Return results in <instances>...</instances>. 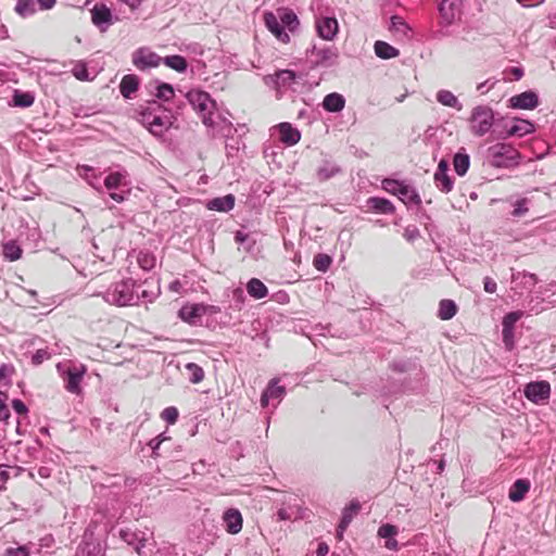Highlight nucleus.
I'll return each instance as SVG.
<instances>
[{"mask_svg": "<svg viewBox=\"0 0 556 556\" xmlns=\"http://www.w3.org/2000/svg\"><path fill=\"white\" fill-rule=\"evenodd\" d=\"M435 98L437 101L444 106L453 108L457 111L463 110V104L458 101L457 97L450 90H439L437 92Z\"/></svg>", "mask_w": 556, "mask_h": 556, "instance_id": "33", "label": "nucleus"}, {"mask_svg": "<svg viewBox=\"0 0 556 556\" xmlns=\"http://www.w3.org/2000/svg\"><path fill=\"white\" fill-rule=\"evenodd\" d=\"M264 22L267 29L281 42L290 41V36L286 31V27L279 22L278 16L273 12L264 14Z\"/></svg>", "mask_w": 556, "mask_h": 556, "instance_id": "13", "label": "nucleus"}, {"mask_svg": "<svg viewBox=\"0 0 556 556\" xmlns=\"http://www.w3.org/2000/svg\"><path fill=\"white\" fill-rule=\"evenodd\" d=\"M520 153L510 144L496 143L488 149V162L496 168H508L519 164Z\"/></svg>", "mask_w": 556, "mask_h": 556, "instance_id": "4", "label": "nucleus"}, {"mask_svg": "<svg viewBox=\"0 0 556 556\" xmlns=\"http://www.w3.org/2000/svg\"><path fill=\"white\" fill-rule=\"evenodd\" d=\"M75 556H103L99 546L85 543L84 545H79Z\"/></svg>", "mask_w": 556, "mask_h": 556, "instance_id": "48", "label": "nucleus"}, {"mask_svg": "<svg viewBox=\"0 0 556 556\" xmlns=\"http://www.w3.org/2000/svg\"><path fill=\"white\" fill-rule=\"evenodd\" d=\"M3 255L11 262L17 261L22 256V249L15 241H8L3 244Z\"/></svg>", "mask_w": 556, "mask_h": 556, "instance_id": "42", "label": "nucleus"}, {"mask_svg": "<svg viewBox=\"0 0 556 556\" xmlns=\"http://www.w3.org/2000/svg\"><path fill=\"white\" fill-rule=\"evenodd\" d=\"M454 169L457 175L464 176L470 165V157L467 153L457 152L453 159Z\"/></svg>", "mask_w": 556, "mask_h": 556, "instance_id": "39", "label": "nucleus"}, {"mask_svg": "<svg viewBox=\"0 0 556 556\" xmlns=\"http://www.w3.org/2000/svg\"><path fill=\"white\" fill-rule=\"evenodd\" d=\"M186 98L193 110L200 115L202 123L206 127L214 129L217 126V122L214 118L216 102L210 94L205 91L193 89L186 93Z\"/></svg>", "mask_w": 556, "mask_h": 556, "instance_id": "3", "label": "nucleus"}, {"mask_svg": "<svg viewBox=\"0 0 556 556\" xmlns=\"http://www.w3.org/2000/svg\"><path fill=\"white\" fill-rule=\"evenodd\" d=\"M471 132L478 137L484 136L490 131L494 124V112L488 105H477L471 111L470 116Z\"/></svg>", "mask_w": 556, "mask_h": 556, "instance_id": "5", "label": "nucleus"}, {"mask_svg": "<svg viewBox=\"0 0 556 556\" xmlns=\"http://www.w3.org/2000/svg\"><path fill=\"white\" fill-rule=\"evenodd\" d=\"M138 87L139 78L134 74H127L121 80L119 91L124 98L131 99Z\"/></svg>", "mask_w": 556, "mask_h": 556, "instance_id": "30", "label": "nucleus"}, {"mask_svg": "<svg viewBox=\"0 0 556 556\" xmlns=\"http://www.w3.org/2000/svg\"><path fill=\"white\" fill-rule=\"evenodd\" d=\"M523 394L530 402L542 404L551 396V384L545 380L529 382L525 386Z\"/></svg>", "mask_w": 556, "mask_h": 556, "instance_id": "7", "label": "nucleus"}, {"mask_svg": "<svg viewBox=\"0 0 556 556\" xmlns=\"http://www.w3.org/2000/svg\"><path fill=\"white\" fill-rule=\"evenodd\" d=\"M85 372L86 368L84 365L68 366L67 369L63 372L65 389L73 394H79L81 391L80 382Z\"/></svg>", "mask_w": 556, "mask_h": 556, "instance_id": "9", "label": "nucleus"}, {"mask_svg": "<svg viewBox=\"0 0 556 556\" xmlns=\"http://www.w3.org/2000/svg\"><path fill=\"white\" fill-rule=\"evenodd\" d=\"M502 336H503V342L505 344V348L507 350L511 351L515 346L514 328L503 327Z\"/></svg>", "mask_w": 556, "mask_h": 556, "instance_id": "55", "label": "nucleus"}, {"mask_svg": "<svg viewBox=\"0 0 556 556\" xmlns=\"http://www.w3.org/2000/svg\"><path fill=\"white\" fill-rule=\"evenodd\" d=\"M12 407L18 415H26L28 413V408L25 403L18 399H14L12 401Z\"/></svg>", "mask_w": 556, "mask_h": 556, "instance_id": "64", "label": "nucleus"}, {"mask_svg": "<svg viewBox=\"0 0 556 556\" xmlns=\"http://www.w3.org/2000/svg\"><path fill=\"white\" fill-rule=\"evenodd\" d=\"M391 28L395 30H405L408 29V26L402 17L394 15L391 17Z\"/></svg>", "mask_w": 556, "mask_h": 556, "instance_id": "63", "label": "nucleus"}, {"mask_svg": "<svg viewBox=\"0 0 556 556\" xmlns=\"http://www.w3.org/2000/svg\"><path fill=\"white\" fill-rule=\"evenodd\" d=\"M397 198L406 205L412 203L419 205L421 203V199L416 189L406 184H404L399 191Z\"/></svg>", "mask_w": 556, "mask_h": 556, "instance_id": "35", "label": "nucleus"}, {"mask_svg": "<svg viewBox=\"0 0 556 556\" xmlns=\"http://www.w3.org/2000/svg\"><path fill=\"white\" fill-rule=\"evenodd\" d=\"M296 78L298 75L295 72L291 70H281L275 75L267 76L265 79L267 84L270 81L277 89H281L292 87V85L295 84Z\"/></svg>", "mask_w": 556, "mask_h": 556, "instance_id": "18", "label": "nucleus"}, {"mask_svg": "<svg viewBox=\"0 0 556 556\" xmlns=\"http://www.w3.org/2000/svg\"><path fill=\"white\" fill-rule=\"evenodd\" d=\"M530 490V482L526 479H518L509 489L508 497L511 502L517 503L525 498Z\"/></svg>", "mask_w": 556, "mask_h": 556, "instance_id": "31", "label": "nucleus"}, {"mask_svg": "<svg viewBox=\"0 0 556 556\" xmlns=\"http://www.w3.org/2000/svg\"><path fill=\"white\" fill-rule=\"evenodd\" d=\"M35 101V97L31 92H23L21 90H15L13 94V103L18 108H28L33 105Z\"/></svg>", "mask_w": 556, "mask_h": 556, "instance_id": "43", "label": "nucleus"}, {"mask_svg": "<svg viewBox=\"0 0 556 556\" xmlns=\"http://www.w3.org/2000/svg\"><path fill=\"white\" fill-rule=\"evenodd\" d=\"M15 12L22 17H28L36 12L35 0H17Z\"/></svg>", "mask_w": 556, "mask_h": 556, "instance_id": "41", "label": "nucleus"}, {"mask_svg": "<svg viewBox=\"0 0 556 556\" xmlns=\"http://www.w3.org/2000/svg\"><path fill=\"white\" fill-rule=\"evenodd\" d=\"M119 538L129 546H131L138 555H142L146 546L147 538L142 531H132L129 528L119 530Z\"/></svg>", "mask_w": 556, "mask_h": 556, "instance_id": "11", "label": "nucleus"}, {"mask_svg": "<svg viewBox=\"0 0 556 556\" xmlns=\"http://www.w3.org/2000/svg\"><path fill=\"white\" fill-rule=\"evenodd\" d=\"M279 22L288 28L289 31L293 33L298 29L300 25V21L296 14L288 8H281L277 10V14Z\"/></svg>", "mask_w": 556, "mask_h": 556, "instance_id": "26", "label": "nucleus"}, {"mask_svg": "<svg viewBox=\"0 0 556 556\" xmlns=\"http://www.w3.org/2000/svg\"><path fill=\"white\" fill-rule=\"evenodd\" d=\"M178 409L174 406H168L161 413V417L169 425H174L178 419Z\"/></svg>", "mask_w": 556, "mask_h": 556, "instance_id": "54", "label": "nucleus"}, {"mask_svg": "<svg viewBox=\"0 0 556 556\" xmlns=\"http://www.w3.org/2000/svg\"><path fill=\"white\" fill-rule=\"evenodd\" d=\"M534 131V125L527 119L516 118L514 125H511L507 130L505 136L502 138L506 139L513 136L522 137L525 135L531 134Z\"/></svg>", "mask_w": 556, "mask_h": 556, "instance_id": "25", "label": "nucleus"}, {"mask_svg": "<svg viewBox=\"0 0 556 556\" xmlns=\"http://www.w3.org/2000/svg\"><path fill=\"white\" fill-rule=\"evenodd\" d=\"M286 394V388L278 386V379H271L263 391L261 396L262 407H266L269 404V400H277L280 402Z\"/></svg>", "mask_w": 556, "mask_h": 556, "instance_id": "19", "label": "nucleus"}, {"mask_svg": "<svg viewBox=\"0 0 556 556\" xmlns=\"http://www.w3.org/2000/svg\"><path fill=\"white\" fill-rule=\"evenodd\" d=\"M513 290L519 291L531 290L536 283V277L534 274L518 271L511 275Z\"/></svg>", "mask_w": 556, "mask_h": 556, "instance_id": "20", "label": "nucleus"}, {"mask_svg": "<svg viewBox=\"0 0 556 556\" xmlns=\"http://www.w3.org/2000/svg\"><path fill=\"white\" fill-rule=\"evenodd\" d=\"M161 63H164L166 66L175 70L178 73H185L188 68L187 60L178 54L162 58Z\"/></svg>", "mask_w": 556, "mask_h": 556, "instance_id": "37", "label": "nucleus"}, {"mask_svg": "<svg viewBox=\"0 0 556 556\" xmlns=\"http://www.w3.org/2000/svg\"><path fill=\"white\" fill-rule=\"evenodd\" d=\"M7 556H29V551L26 546L10 547L5 552Z\"/></svg>", "mask_w": 556, "mask_h": 556, "instance_id": "62", "label": "nucleus"}, {"mask_svg": "<svg viewBox=\"0 0 556 556\" xmlns=\"http://www.w3.org/2000/svg\"><path fill=\"white\" fill-rule=\"evenodd\" d=\"M374 48L376 55L383 60H390L400 54V51L396 48L386 41H376Z\"/></svg>", "mask_w": 556, "mask_h": 556, "instance_id": "34", "label": "nucleus"}, {"mask_svg": "<svg viewBox=\"0 0 556 556\" xmlns=\"http://www.w3.org/2000/svg\"><path fill=\"white\" fill-rule=\"evenodd\" d=\"M359 509L361 505L358 502H351V504L343 509L342 517L338 527L339 536L342 535Z\"/></svg>", "mask_w": 556, "mask_h": 556, "instance_id": "32", "label": "nucleus"}, {"mask_svg": "<svg viewBox=\"0 0 556 556\" xmlns=\"http://www.w3.org/2000/svg\"><path fill=\"white\" fill-rule=\"evenodd\" d=\"M397 533V528L393 525H382L379 530H378V534L380 538H383V539H391L393 538L394 535H396Z\"/></svg>", "mask_w": 556, "mask_h": 556, "instance_id": "58", "label": "nucleus"}, {"mask_svg": "<svg viewBox=\"0 0 556 556\" xmlns=\"http://www.w3.org/2000/svg\"><path fill=\"white\" fill-rule=\"evenodd\" d=\"M223 523L230 534H237L242 529V515L237 508H228L223 514Z\"/></svg>", "mask_w": 556, "mask_h": 556, "instance_id": "16", "label": "nucleus"}, {"mask_svg": "<svg viewBox=\"0 0 556 556\" xmlns=\"http://www.w3.org/2000/svg\"><path fill=\"white\" fill-rule=\"evenodd\" d=\"M8 394L0 391V420H7L10 417V410L7 405Z\"/></svg>", "mask_w": 556, "mask_h": 556, "instance_id": "60", "label": "nucleus"}, {"mask_svg": "<svg viewBox=\"0 0 556 556\" xmlns=\"http://www.w3.org/2000/svg\"><path fill=\"white\" fill-rule=\"evenodd\" d=\"M155 97L162 101H169L174 97V88L167 83H160L156 87Z\"/></svg>", "mask_w": 556, "mask_h": 556, "instance_id": "47", "label": "nucleus"}, {"mask_svg": "<svg viewBox=\"0 0 556 556\" xmlns=\"http://www.w3.org/2000/svg\"><path fill=\"white\" fill-rule=\"evenodd\" d=\"M463 0H440L438 11L440 15V24L450 26L459 21L463 15Z\"/></svg>", "mask_w": 556, "mask_h": 556, "instance_id": "6", "label": "nucleus"}, {"mask_svg": "<svg viewBox=\"0 0 556 556\" xmlns=\"http://www.w3.org/2000/svg\"><path fill=\"white\" fill-rule=\"evenodd\" d=\"M538 105L539 97L532 90L521 92L509 99V106L513 109L533 110Z\"/></svg>", "mask_w": 556, "mask_h": 556, "instance_id": "12", "label": "nucleus"}, {"mask_svg": "<svg viewBox=\"0 0 556 556\" xmlns=\"http://www.w3.org/2000/svg\"><path fill=\"white\" fill-rule=\"evenodd\" d=\"M433 178L440 191L444 193H448L450 191H452L454 181L452 177L447 175V173H434Z\"/></svg>", "mask_w": 556, "mask_h": 556, "instance_id": "40", "label": "nucleus"}, {"mask_svg": "<svg viewBox=\"0 0 556 556\" xmlns=\"http://www.w3.org/2000/svg\"><path fill=\"white\" fill-rule=\"evenodd\" d=\"M279 139L287 146H294L301 139V132L289 123H281L278 126Z\"/></svg>", "mask_w": 556, "mask_h": 556, "instance_id": "22", "label": "nucleus"}, {"mask_svg": "<svg viewBox=\"0 0 556 556\" xmlns=\"http://www.w3.org/2000/svg\"><path fill=\"white\" fill-rule=\"evenodd\" d=\"M529 203L530 200L527 198L518 199L513 205L514 210L511 211L513 217H522L529 212Z\"/></svg>", "mask_w": 556, "mask_h": 556, "instance_id": "49", "label": "nucleus"}, {"mask_svg": "<svg viewBox=\"0 0 556 556\" xmlns=\"http://www.w3.org/2000/svg\"><path fill=\"white\" fill-rule=\"evenodd\" d=\"M235 201L236 199L233 194H227L225 197H218L207 201L206 207L211 211L227 213L233 208Z\"/></svg>", "mask_w": 556, "mask_h": 556, "instance_id": "24", "label": "nucleus"}, {"mask_svg": "<svg viewBox=\"0 0 556 556\" xmlns=\"http://www.w3.org/2000/svg\"><path fill=\"white\" fill-rule=\"evenodd\" d=\"M186 98L193 110L200 115L202 123L206 127L214 129L217 126V122L214 118L216 102L210 94L205 91L193 89L186 93Z\"/></svg>", "mask_w": 556, "mask_h": 556, "instance_id": "2", "label": "nucleus"}, {"mask_svg": "<svg viewBox=\"0 0 556 556\" xmlns=\"http://www.w3.org/2000/svg\"><path fill=\"white\" fill-rule=\"evenodd\" d=\"M332 263L331 256L325 253H318L314 256L313 265L314 267L321 273H326Z\"/></svg>", "mask_w": 556, "mask_h": 556, "instance_id": "45", "label": "nucleus"}, {"mask_svg": "<svg viewBox=\"0 0 556 556\" xmlns=\"http://www.w3.org/2000/svg\"><path fill=\"white\" fill-rule=\"evenodd\" d=\"M403 236L407 241L413 242L420 236V232L416 226H407L404 229Z\"/></svg>", "mask_w": 556, "mask_h": 556, "instance_id": "61", "label": "nucleus"}, {"mask_svg": "<svg viewBox=\"0 0 556 556\" xmlns=\"http://www.w3.org/2000/svg\"><path fill=\"white\" fill-rule=\"evenodd\" d=\"M345 99L338 92H331L324 98L323 108L331 113L341 112L344 109Z\"/></svg>", "mask_w": 556, "mask_h": 556, "instance_id": "29", "label": "nucleus"}, {"mask_svg": "<svg viewBox=\"0 0 556 556\" xmlns=\"http://www.w3.org/2000/svg\"><path fill=\"white\" fill-rule=\"evenodd\" d=\"M131 61L139 71H146L159 66L162 62V58L148 48H139L134 51Z\"/></svg>", "mask_w": 556, "mask_h": 556, "instance_id": "8", "label": "nucleus"}, {"mask_svg": "<svg viewBox=\"0 0 556 556\" xmlns=\"http://www.w3.org/2000/svg\"><path fill=\"white\" fill-rule=\"evenodd\" d=\"M186 369L189 372L190 382L199 383L203 380L204 371H203L202 367H200L199 365H197L194 363H188L186 365Z\"/></svg>", "mask_w": 556, "mask_h": 556, "instance_id": "46", "label": "nucleus"}, {"mask_svg": "<svg viewBox=\"0 0 556 556\" xmlns=\"http://www.w3.org/2000/svg\"><path fill=\"white\" fill-rule=\"evenodd\" d=\"M404 182L395 179H384L382 181L383 189L391 194L399 195V191L403 187Z\"/></svg>", "mask_w": 556, "mask_h": 556, "instance_id": "52", "label": "nucleus"}, {"mask_svg": "<svg viewBox=\"0 0 556 556\" xmlns=\"http://www.w3.org/2000/svg\"><path fill=\"white\" fill-rule=\"evenodd\" d=\"M142 283H137L131 278L123 279L111 285L106 291L99 293L102 299L119 307L138 305L140 301L152 302L160 294V290L142 289Z\"/></svg>", "mask_w": 556, "mask_h": 556, "instance_id": "1", "label": "nucleus"}, {"mask_svg": "<svg viewBox=\"0 0 556 556\" xmlns=\"http://www.w3.org/2000/svg\"><path fill=\"white\" fill-rule=\"evenodd\" d=\"M92 23L105 31L113 24V15L111 10L103 3H97L91 10Z\"/></svg>", "mask_w": 556, "mask_h": 556, "instance_id": "10", "label": "nucleus"}, {"mask_svg": "<svg viewBox=\"0 0 556 556\" xmlns=\"http://www.w3.org/2000/svg\"><path fill=\"white\" fill-rule=\"evenodd\" d=\"M367 206L379 214H392L395 211V207L390 200L379 197H370L367 200Z\"/></svg>", "mask_w": 556, "mask_h": 556, "instance_id": "28", "label": "nucleus"}, {"mask_svg": "<svg viewBox=\"0 0 556 556\" xmlns=\"http://www.w3.org/2000/svg\"><path fill=\"white\" fill-rule=\"evenodd\" d=\"M522 317V312L520 311H517V312H510L508 314L505 315V317L503 318V323H502V326L503 327H509V328H514L515 327V324Z\"/></svg>", "mask_w": 556, "mask_h": 556, "instance_id": "57", "label": "nucleus"}, {"mask_svg": "<svg viewBox=\"0 0 556 556\" xmlns=\"http://www.w3.org/2000/svg\"><path fill=\"white\" fill-rule=\"evenodd\" d=\"M137 261L143 270H151L156 263L155 256L149 251H140Z\"/></svg>", "mask_w": 556, "mask_h": 556, "instance_id": "44", "label": "nucleus"}, {"mask_svg": "<svg viewBox=\"0 0 556 556\" xmlns=\"http://www.w3.org/2000/svg\"><path fill=\"white\" fill-rule=\"evenodd\" d=\"M342 172L341 167L332 161L324 160L316 170V177L319 181H326Z\"/></svg>", "mask_w": 556, "mask_h": 556, "instance_id": "27", "label": "nucleus"}, {"mask_svg": "<svg viewBox=\"0 0 556 556\" xmlns=\"http://www.w3.org/2000/svg\"><path fill=\"white\" fill-rule=\"evenodd\" d=\"M166 440V437L164 435V433H161L160 435L151 439L149 442H148V446L152 450V457H157L159 456V448L162 444L163 441Z\"/></svg>", "mask_w": 556, "mask_h": 556, "instance_id": "59", "label": "nucleus"}, {"mask_svg": "<svg viewBox=\"0 0 556 556\" xmlns=\"http://www.w3.org/2000/svg\"><path fill=\"white\" fill-rule=\"evenodd\" d=\"M72 74L74 75V77L78 80H81V81H89V80H92L93 78L89 76V73H88V70H87V66L84 62L79 61L77 62L73 70H72Z\"/></svg>", "mask_w": 556, "mask_h": 556, "instance_id": "50", "label": "nucleus"}, {"mask_svg": "<svg viewBox=\"0 0 556 556\" xmlns=\"http://www.w3.org/2000/svg\"><path fill=\"white\" fill-rule=\"evenodd\" d=\"M312 55L315 58V65L329 67L336 63L338 51L336 48H317L314 46L312 49Z\"/></svg>", "mask_w": 556, "mask_h": 556, "instance_id": "15", "label": "nucleus"}, {"mask_svg": "<svg viewBox=\"0 0 556 556\" xmlns=\"http://www.w3.org/2000/svg\"><path fill=\"white\" fill-rule=\"evenodd\" d=\"M457 313V306L452 300H441L439 304L438 316L442 320H448L453 318Z\"/></svg>", "mask_w": 556, "mask_h": 556, "instance_id": "38", "label": "nucleus"}, {"mask_svg": "<svg viewBox=\"0 0 556 556\" xmlns=\"http://www.w3.org/2000/svg\"><path fill=\"white\" fill-rule=\"evenodd\" d=\"M339 29L338 21L336 17L324 16L316 20V30L325 40H332Z\"/></svg>", "mask_w": 556, "mask_h": 556, "instance_id": "14", "label": "nucleus"}, {"mask_svg": "<svg viewBox=\"0 0 556 556\" xmlns=\"http://www.w3.org/2000/svg\"><path fill=\"white\" fill-rule=\"evenodd\" d=\"M15 372V368L12 364H2L0 366V382L3 384H10V378Z\"/></svg>", "mask_w": 556, "mask_h": 556, "instance_id": "53", "label": "nucleus"}, {"mask_svg": "<svg viewBox=\"0 0 556 556\" xmlns=\"http://www.w3.org/2000/svg\"><path fill=\"white\" fill-rule=\"evenodd\" d=\"M167 113L168 112H156V114L152 116L151 126L149 128L151 134L161 137L170 127L172 121Z\"/></svg>", "mask_w": 556, "mask_h": 556, "instance_id": "21", "label": "nucleus"}, {"mask_svg": "<svg viewBox=\"0 0 556 556\" xmlns=\"http://www.w3.org/2000/svg\"><path fill=\"white\" fill-rule=\"evenodd\" d=\"M202 311V303L186 304L178 311V316L185 323L197 326L201 324Z\"/></svg>", "mask_w": 556, "mask_h": 556, "instance_id": "17", "label": "nucleus"}, {"mask_svg": "<svg viewBox=\"0 0 556 556\" xmlns=\"http://www.w3.org/2000/svg\"><path fill=\"white\" fill-rule=\"evenodd\" d=\"M156 112H169L167 109H165L161 103H159L157 101L153 100V101H150L148 102V105L142 108L141 111L139 112V115H140V123L148 127V129L150 128L151 126V119H152V116L156 114Z\"/></svg>", "mask_w": 556, "mask_h": 556, "instance_id": "23", "label": "nucleus"}, {"mask_svg": "<svg viewBox=\"0 0 556 556\" xmlns=\"http://www.w3.org/2000/svg\"><path fill=\"white\" fill-rule=\"evenodd\" d=\"M248 293L254 299H263L268 294L267 287L257 278H252L247 285Z\"/></svg>", "mask_w": 556, "mask_h": 556, "instance_id": "36", "label": "nucleus"}, {"mask_svg": "<svg viewBox=\"0 0 556 556\" xmlns=\"http://www.w3.org/2000/svg\"><path fill=\"white\" fill-rule=\"evenodd\" d=\"M51 356L47 349H39L31 355V364L38 366Z\"/></svg>", "mask_w": 556, "mask_h": 556, "instance_id": "56", "label": "nucleus"}, {"mask_svg": "<svg viewBox=\"0 0 556 556\" xmlns=\"http://www.w3.org/2000/svg\"><path fill=\"white\" fill-rule=\"evenodd\" d=\"M124 179L123 174L121 173H111L104 179V186L109 190L117 189L122 185V180Z\"/></svg>", "mask_w": 556, "mask_h": 556, "instance_id": "51", "label": "nucleus"}]
</instances>
